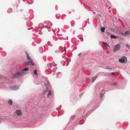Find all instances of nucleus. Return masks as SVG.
Returning a JSON list of instances; mask_svg holds the SVG:
<instances>
[{"mask_svg": "<svg viewBox=\"0 0 130 130\" xmlns=\"http://www.w3.org/2000/svg\"><path fill=\"white\" fill-rule=\"evenodd\" d=\"M8 103L10 104V105H12V101L11 99H9L8 101Z\"/></svg>", "mask_w": 130, "mask_h": 130, "instance_id": "nucleus-17", "label": "nucleus"}, {"mask_svg": "<svg viewBox=\"0 0 130 130\" xmlns=\"http://www.w3.org/2000/svg\"><path fill=\"white\" fill-rule=\"evenodd\" d=\"M29 69L27 68H25L22 69L21 71H28Z\"/></svg>", "mask_w": 130, "mask_h": 130, "instance_id": "nucleus-19", "label": "nucleus"}, {"mask_svg": "<svg viewBox=\"0 0 130 130\" xmlns=\"http://www.w3.org/2000/svg\"><path fill=\"white\" fill-rule=\"evenodd\" d=\"M126 46L128 48H129L130 46H129V45L128 44H126Z\"/></svg>", "mask_w": 130, "mask_h": 130, "instance_id": "nucleus-30", "label": "nucleus"}, {"mask_svg": "<svg viewBox=\"0 0 130 130\" xmlns=\"http://www.w3.org/2000/svg\"><path fill=\"white\" fill-rule=\"evenodd\" d=\"M11 89L14 90H17L19 88L18 85H15L11 86L10 87Z\"/></svg>", "mask_w": 130, "mask_h": 130, "instance_id": "nucleus-7", "label": "nucleus"}, {"mask_svg": "<svg viewBox=\"0 0 130 130\" xmlns=\"http://www.w3.org/2000/svg\"><path fill=\"white\" fill-rule=\"evenodd\" d=\"M83 93H81L80 95H79V96L80 97H81V96H82V95H83Z\"/></svg>", "mask_w": 130, "mask_h": 130, "instance_id": "nucleus-33", "label": "nucleus"}, {"mask_svg": "<svg viewBox=\"0 0 130 130\" xmlns=\"http://www.w3.org/2000/svg\"><path fill=\"white\" fill-rule=\"evenodd\" d=\"M117 84L115 82L112 83L111 84L112 85H117Z\"/></svg>", "mask_w": 130, "mask_h": 130, "instance_id": "nucleus-27", "label": "nucleus"}, {"mask_svg": "<svg viewBox=\"0 0 130 130\" xmlns=\"http://www.w3.org/2000/svg\"><path fill=\"white\" fill-rule=\"evenodd\" d=\"M4 53H5V55H6V53L5 52H4Z\"/></svg>", "mask_w": 130, "mask_h": 130, "instance_id": "nucleus-40", "label": "nucleus"}, {"mask_svg": "<svg viewBox=\"0 0 130 130\" xmlns=\"http://www.w3.org/2000/svg\"><path fill=\"white\" fill-rule=\"evenodd\" d=\"M81 54L82 53H79L78 54V56H80Z\"/></svg>", "mask_w": 130, "mask_h": 130, "instance_id": "nucleus-34", "label": "nucleus"}, {"mask_svg": "<svg viewBox=\"0 0 130 130\" xmlns=\"http://www.w3.org/2000/svg\"><path fill=\"white\" fill-rule=\"evenodd\" d=\"M47 44L49 46H52V45L51 44V43L49 41H48L47 42Z\"/></svg>", "mask_w": 130, "mask_h": 130, "instance_id": "nucleus-24", "label": "nucleus"}, {"mask_svg": "<svg viewBox=\"0 0 130 130\" xmlns=\"http://www.w3.org/2000/svg\"><path fill=\"white\" fill-rule=\"evenodd\" d=\"M130 34V32L129 31H125V33L124 34L123 33H122V34L123 35H125V36H127L129 35Z\"/></svg>", "mask_w": 130, "mask_h": 130, "instance_id": "nucleus-12", "label": "nucleus"}, {"mask_svg": "<svg viewBox=\"0 0 130 130\" xmlns=\"http://www.w3.org/2000/svg\"><path fill=\"white\" fill-rule=\"evenodd\" d=\"M110 7H109V8H108L109 9H110Z\"/></svg>", "mask_w": 130, "mask_h": 130, "instance_id": "nucleus-39", "label": "nucleus"}, {"mask_svg": "<svg viewBox=\"0 0 130 130\" xmlns=\"http://www.w3.org/2000/svg\"><path fill=\"white\" fill-rule=\"evenodd\" d=\"M15 112L17 115L18 116H20L21 115V111L20 110H16L15 111Z\"/></svg>", "mask_w": 130, "mask_h": 130, "instance_id": "nucleus-9", "label": "nucleus"}, {"mask_svg": "<svg viewBox=\"0 0 130 130\" xmlns=\"http://www.w3.org/2000/svg\"><path fill=\"white\" fill-rule=\"evenodd\" d=\"M44 27L45 28H47L48 29H49L51 28V27L50 26H45Z\"/></svg>", "mask_w": 130, "mask_h": 130, "instance_id": "nucleus-26", "label": "nucleus"}, {"mask_svg": "<svg viewBox=\"0 0 130 130\" xmlns=\"http://www.w3.org/2000/svg\"><path fill=\"white\" fill-rule=\"evenodd\" d=\"M25 73L24 72L22 71L17 72L13 74V77L14 78H18L21 76L22 75Z\"/></svg>", "mask_w": 130, "mask_h": 130, "instance_id": "nucleus-2", "label": "nucleus"}, {"mask_svg": "<svg viewBox=\"0 0 130 130\" xmlns=\"http://www.w3.org/2000/svg\"><path fill=\"white\" fill-rule=\"evenodd\" d=\"M46 23L48 25H50V26H52V24L49 21H46Z\"/></svg>", "mask_w": 130, "mask_h": 130, "instance_id": "nucleus-20", "label": "nucleus"}, {"mask_svg": "<svg viewBox=\"0 0 130 130\" xmlns=\"http://www.w3.org/2000/svg\"><path fill=\"white\" fill-rule=\"evenodd\" d=\"M33 0H28L27 3L29 4H31L33 3Z\"/></svg>", "mask_w": 130, "mask_h": 130, "instance_id": "nucleus-13", "label": "nucleus"}, {"mask_svg": "<svg viewBox=\"0 0 130 130\" xmlns=\"http://www.w3.org/2000/svg\"><path fill=\"white\" fill-rule=\"evenodd\" d=\"M103 94L102 93H101L100 94V96L101 98H102L103 96Z\"/></svg>", "mask_w": 130, "mask_h": 130, "instance_id": "nucleus-31", "label": "nucleus"}, {"mask_svg": "<svg viewBox=\"0 0 130 130\" xmlns=\"http://www.w3.org/2000/svg\"><path fill=\"white\" fill-rule=\"evenodd\" d=\"M25 53L27 59L28 60H32L29 56L28 54L26 52H25Z\"/></svg>", "mask_w": 130, "mask_h": 130, "instance_id": "nucleus-10", "label": "nucleus"}, {"mask_svg": "<svg viewBox=\"0 0 130 130\" xmlns=\"http://www.w3.org/2000/svg\"><path fill=\"white\" fill-rule=\"evenodd\" d=\"M103 45H106V46H109V45H108V44L107 43H106L105 42H103Z\"/></svg>", "mask_w": 130, "mask_h": 130, "instance_id": "nucleus-25", "label": "nucleus"}, {"mask_svg": "<svg viewBox=\"0 0 130 130\" xmlns=\"http://www.w3.org/2000/svg\"><path fill=\"white\" fill-rule=\"evenodd\" d=\"M116 36L115 35H111V37L112 38H116Z\"/></svg>", "mask_w": 130, "mask_h": 130, "instance_id": "nucleus-22", "label": "nucleus"}, {"mask_svg": "<svg viewBox=\"0 0 130 130\" xmlns=\"http://www.w3.org/2000/svg\"><path fill=\"white\" fill-rule=\"evenodd\" d=\"M43 26V24H39L38 26H39V28H40V29H41V28H42V27H40V26Z\"/></svg>", "mask_w": 130, "mask_h": 130, "instance_id": "nucleus-28", "label": "nucleus"}, {"mask_svg": "<svg viewBox=\"0 0 130 130\" xmlns=\"http://www.w3.org/2000/svg\"><path fill=\"white\" fill-rule=\"evenodd\" d=\"M126 57L123 56L119 59V61L121 63H123L126 62Z\"/></svg>", "mask_w": 130, "mask_h": 130, "instance_id": "nucleus-4", "label": "nucleus"}, {"mask_svg": "<svg viewBox=\"0 0 130 130\" xmlns=\"http://www.w3.org/2000/svg\"><path fill=\"white\" fill-rule=\"evenodd\" d=\"M38 30H39V29H38Z\"/></svg>", "mask_w": 130, "mask_h": 130, "instance_id": "nucleus-42", "label": "nucleus"}, {"mask_svg": "<svg viewBox=\"0 0 130 130\" xmlns=\"http://www.w3.org/2000/svg\"><path fill=\"white\" fill-rule=\"evenodd\" d=\"M40 30L39 31V34H40Z\"/></svg>", "mask_w": 130, "mask_h": 130, "instance_id": "nucleus-36", "label": "nucleus"}, {"mask_svg": "<svg viewBox=\"0 0 130 130\" xmlns=\"http://www.w3.org/2000/svg\"><path fill=\"white\" fill-rule=\"evenodd\" d=\"M61 62V63H62V64L63 66H64L65 65V64H64V63H65V61H62Z\"/></svg>", "mask_w": 130, "mask_h": 130, "instance_id": "nucleus-29", "label": "nucleus"}, {"mask_svg": "<svg viewBox=\"0 0 130 130\" xmlns=\"http://www.w3.org/2000/svg\"><path fill=\"white\" fill-rule=\"evenodd\" d=\"M48 67L50 68V70L51 72L54 73L56 71L57 69V67H53L52 65H51L50 63L48 64H47Z\"/></svg>", "mask_w": 130, "mask_h": 130, "instance_id": "nucleus-3", "label": "nucleus"}, {"mask_svg": "<svg viewBox=\"0 0 130 130\" xmlns=\"http://www.w3.org/2000/svg\"><path fill=\"white\" fill-rule=\"evenodd\" d=\"M97 76L96 75L95 76L93 77L92 79L91 82L92 83H93L94 81L95 80L97 77Z\"/></svg>", "mask_w": 130, "mask_h": 130, "instance_id": "nucleus-11", "label": "nucleus"}, {"mask_svg": "<svg viewBox=\"0 0 130 130\" xmlns=\"http://www.w3.org/2000/svg\"><path fill=\"white\" fill-rule=\"evenodd\" d=\"M59 50L60 52L61 53L64 52L66 53V48L65 47H59Z\"/></svg>", "mask_w": 130, "mask_h": 130, "instance_id": "nucleus-6", "label": "nucleus"}, {"mask_svg": "<svg viewBox=\"0 0 130 130\" xmlns=\"http://www.w3.org/2000/svg\"><path fill=\"white\" fill-rule=\"evenodd\" d=\"M28 26H31L32 25V23L29 21H28L26 23Z\"/></svg>", "mask_w": 130, "mask_h": 130, "instance_id": "nucleus-15", "label": "nucleus"}, {"mask_svg": "<svg viewBox=\"0 0 130 130\" xmlns=\"http://www.w3.org/2000/svg\"><path fill=\"white\" fill-rule=\"evenodd\" d=\"M50 64L53 67H56L57 65V64H55L54 62H52L51 64Z\"/></svg>", "mask_w": 130, "mask_h": 130, "instance_id": "nucleus-16", "label": "nucleus"}, {"mask_svg": "<svg viewBox=\"0 0 130 130\" xmlns=\"http://www.w3.org/2000/svg\"><path fill=\"white\" fill-rule=\"evenodd\" d=\"M114 73V72H112L111 73V74H113V73Z\"/></svg>", "mask_w": 130, "mask_h": 130, "instance_id": "nucleus-37", "label": "nucleus"}, {"mask_svg": "<svg viewBox=\"0 0 130 130\" xmlns=\"http://www.w3.org/2000/svg\"><path fill=\"white\" fill-rule=\"evenodd\" d=\"M64 113V111L63 110H61L60 112H59V114L61 115V114H63Z\"/></svg>", "mask_w": 130, "mask_h": 130, "instance_id": "nucleus-21", "label": "nucleus"}, {"mask_svg": "<svg viewBox=\"0 0 130 130\" xmlns=\"http://www.w3.org/2000/svg\"><path fill=\"white\" fill-rule=\"evenodd\" d=\"M29 61L26 62L25 64L27 66L32 65V66H34V64L32 62V60H29Z\"/></svg>", "mask_w": 130, "mask_h": 130, "instance_id": "nucleus-5", "label": "nucleus"}, {"mask_svg": "<svg viewBox=\"0 0 130 130\" xmlns=\"http://www.w3.org/2000/svg\"><path fill=\"white\" fill-rule=\"evenodd\" d=\"M106 33L107 34H109V32L106 31Z\"/></svg>", "mask_w": 130, "mask_h": 130, "instance_id": "nucleus-35", "label": "nucleus"}, {"mask_svg": "<svg viewBox=\"0 0 130 130\" xmlns=\"http://www.w3.org/2000/svg\"><path fill=\"white\" fill-rule=\"evenodd\" d=\"M105 28L104 27H101V30L102 32H104L105 31Z\"/></svg>", "mask_w": 130, "mask_h": 130, "instance_id": "nucleus-18", "label": "nucleus"}, {"mask_svg": "<svg viewBox=\"0 0 130 130\" xmlns=\"http://www.w3.org/2000/svg\"><path fill=\"white\" fill-rule=\"evenodd\" d=\"M79 38H80V39H81V41H82V42L83 41V38H82L81 37H79Z\"/></svg>", "mask_w": 130, "mask_h": 130, "instance_id": "nucleus-32", "label": "nucleus"}, {"mask_svg": "<svg viewBox=\"0 0 130 130\" xmlns=\"http://www.w3.org/2000/svg\"><path fill=\"white\" fill-rule=\"evenodd\" d=\"M67 59V60H69V61H70V60L68 59Z\"/></svg>", "mask_w": 130, "mask_h": 130, "instance_id": "nucleus-38", "label": "nucleus"}, {"mask_svg": "<svg viewBox=\"0 0 130 130\" xmlns=\"http://www.w3.org/2000/svg\"><path fill=\"white\" fill-rule=\"evenodd\" d=\"M36 32H38V31H36Z\"/></svg>", "mask_w": 130, "mask_h": 130, "instance_id": "nucleus-41", "label": "nucleus"}, {"mask_svg": "<svg viewBox=\"0 0 130 130\" xmlns=\"http://www.w3.org/2000/svg\"><path fill=\"white\" fill-rule=\"evenodd\" d=\"M120 45L119 44H118L116 45L113 49L114 51H116L120 49Z\"/></svg>", "mask_w": 130, "mask_h": 130, "instance_id": "nucleus-8", "label": "nucleus"}, {"mask_svg": "<svg viewBox=\"0 0 130 130\" xmlns=\"http://www.w3.org/2000/svg\"><path fill=\"white\" fill-rule=\"evenodd\" d=\"M34 74L36 75H37L38 74L37 73V70H35L34 71Z\"/></svg>", "mask_w": 130, "mask_h": 130, "instance_id": "nucleus-23", "label": "nucleus"}, {"mask_svg": "<svg viewBox=\"0 0 130 130\" xmlns=\"http://www.w3.org/2000/svg\"><path fill=\"white\" fill-rule=\"evenodd\" d=\"M56 75L57 77L59 78L62 75V73L61 72H58L57 73Z\"/></svg>", "mask_w": 130, "mask_h": 130, "instance_id": "nucleus-14", "label": "nucleus"}, {"mask_svg": "<svg viewBox=\"0 0 130 130\" xmlns=\"http://www.w3.org/2000/svg\"><path fill=\"white\" fill-rule=\"evenodd\" d=\"M46 83H45V87L46 88L43 92V94H46L47 98H50L52 96V93L51 90H49L48 89V86L49 85V82L47 79L46 78Z\"/></svg>", "mask_w": 130, "mask_h": 130, "instance_id": "nucleus-1", "label": "nucleus"}]
</instances>
